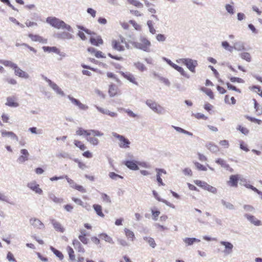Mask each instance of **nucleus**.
I'll list each match as a JSON object with an SVG mask.
<instances>
[{
	"instance_id": "obj_1",
	"label": "nucleus",
	"mask_w": 262,
	"mask_h": 262,
	"mask_svg": "<svg viewBox=\"0 0 262 262\" xmlns=\"http://www.w3.org/2000/svg\"><path fill=\"white\" fill-rule=\"evenodd\" d=\"M47 23L49 24L52 27L57 29H64L70 32L72 31V29L70 26L67 25L63 21L55 17H48L46 19Z\"/></svg>"
},
{
	"instance_id": "obj_2",
	"label": "nucleus",
	"mask_w": 262,
	"mask_h": 262,
	"mask_svg": "<svg viewBox=\"0 0 262 262\" xmlns=\"http://www.w3.org/2000/svg\"><path fill=\"white\" fill-rule=\"evenodd\" d=\"M111 45L114 50L122 52L125 50L127 43L123 37L119 36L112 40Z\"/></svg>"
},
{
	"instance_id": "obj_3",
	"label": "nucleus",
	"mask_w": 262,
	"mask_h": 262,
	"mask_svg": "<svg viewBox=\"0 0 262 262\" xmlns=\"http://www.w3.org/2000/svg\"><path fill=\"white\" fill-rule=\"evenodd\" d=\"M133 45L137 49L145 52H149L151 43L147 38L142 37L140 38V42H134Z\"/></svg>"
},
{
	"instance_id": "obj_4",
	"label": "nucleus",
	"mask_w": 262,
	"mask_h": 262,
	"mask_svg": "<svg viewBox=\"0 0 262 262\" xmlns=\"http://www.w3.org/2000/svg\"><path fill=\"white\" fill-rule=\"evenodd\" d=\"M199 222L204 224H209L210 225H214L215 224L220 225L221 220L212 214H204L202 217V220H199Z\"/></svg>"
},
{
	"instance_id": "obj_5",
	"label": "nucleus",
	"mask_w": 262,
	"mask_h": 262,
	"mask_svg": "<svg viewBox=\"0 0 262 262\" xmlns=\"http://www.w3.org/2000/svg\"><path fill=\"white\" fill-rule=\"evenodd\" d=\"M179 62L185 65L191 72L195 73V68L198 66L196 60L190 58H182L180 59Z\"/></svg>"
},
{
	"instance_id": "obj_6",
	"label": "nucleus",
	"mask_w": 262,
	"mask_h": 262,
	"mask_svg": "<svg viewBox=\"0 0 262 262\" xmlns=\"http://www.w3.org/2000/svg\"><path fill=\"white\" fill-rule=\"evenodd\" d=\"M113 136L119 140V145L121 148H127L129 147L130 141L124 136L116 133H113Z\"/></svg>"
},
{
	"instance_id": "obj_7",
	"label": "nucleus",
	"mask_w": 262,
	"mask_h": 262,
	"mask_svg": "<svg viewBox=\"0 0 262 262\" xmlns=\"http://www.w3.org/2000/svg\"><path fill=\"white\" fill-rule=\"evenodd\" d=\"M95 134V135L99 136L101 134L99 133L98 130L90 129L85 130L81 127H79L76 132V134L78 136H84L85 138H87L88 136L90 135V134Z\"/></svg>"
},
{
	"instance_id": "obj_8",
	"label": "nucleus",
	"mask_w": 262,
	"mask_h": 262,
	"mask_svg": "<svg viewBox=\"0 0 262 262\" xmlns=\"http://www.w3.org/2000/svg\"><path fill=\"white\" fill-rule=\"evenodd\" d=\"M220 243L225 247L224 250L223 251V253L225 255H228L232 254L233 252V245L231 243L226 241H221Z\"/></svg>"
},
{
	"instance_id": "obj_9",
	"label": "nucleus",
	"mask_w": 262,
	"mask_h": 262,
	"mask_svg": "<svg viewBox=\"0 0 262 262\" xmlns=\"http://www.w3.org/2000/svg\"><path fill=\"white\" fill-rule=\"evenodd\" d=\"M99 133L101 134V135L96 136L95 135V134H90V135L88 136L87 138H86V140L92 145L94 146H97L99 144V140L98 139V137H101L103 136V133L99 131Z\"/></svg>"
},
{
	"instance_id": "obj_10",
	"label": "nucleus",
	"mask_w": 262,
	"mask_h": 262,
	"mask_svg": "<svg viewBox=\"0 0 262 262\" xmlns=\"http://www.w3.org/2000/svg\"><path fill=\"white\" fill-rule=\"evenodd\" d=\"M28 36L33 41L39 42L42 43H46L48 42V39L47 38H43L37 34L29 33Z\"/></svg>"
},
{
	"instance_id": "obj_11",
	"label": "nucleus",
	"mask_w": 262,
	"mask_h": 262,
	"mask_svg": "<svg viewBox=\"0 0 262 262\" xmlns=\"http://www.w3.org/2000/svg\"><path fill=\"white\" fill-rule=\"evenodd\" d=\"M241 177L239 174H233L230 176L229 180L227 182V184L231 187H237L238 182Z\"/></svg>"
},
{
	"instance_id": "obj_12",
	"label": "nucleus",
	"mask_w": 262,
	"mask_h": 262,
	"mask_svg": "<svg viewBox=\"0 0 262 262\" xmlns=\"http://www.w3.org/2000/svg\"><path fill=\"white\" fill-rule=\"evenodd\" d=\"M146 103L148 106H149L156 112L158 113L161 112L162 107L158 105L155 102L151 100H148L146 101Z\"/></svg>"
},
{
	"instance_id": "obj_13",
	"label": "nucleus",
	"mask_w": 262,
	"mask_h": 262,
	"mask_svg": "<svg viewBox=\"0 0 262 262\" xmlns=\"http://www.w3.org/2000/svg\"><path fill=\"white\" fill-rule=\"evenodd\" d=\"M68 98L74 104L78 106L79 109L85 110L88 108V106L87 105L81 103L78 100L71 97V96L69 95Z\"/></svg>"
},
{
	"instance_id": "obj_14",
	"label": "nucleus",
	"mask_w": 262,
	"mask_h": 262,
	"mask_svg": "<svg viewBox=\"0 0 262 262\" xmlns=\"http://www.w3.org/2000/svg\"><path fill=\"white\" fill-rule=\"evenodd\" d=\"M27 186L31 190L35 191L36 193L41 194L42 193V190L39 188V185L35 182L29 183L27 184Z\"/></svg>"
},
{
	"instance_id": "obj_15",
	"label": "nucleus",
	"mask_w": 262,
	"mask_h": 262,
	"mask_svg": "<svg viewBox=\"0 0 262 262\" xmlns=\"http://www.w3.org/2000/svg\"><path fill=\"white\" fill-rule=\"evenodd\" d=\"M90 41L92 45L98 47L103 43V40L100 36L91 37Z\"/></svg>"
},
{
	"instance_id": "obj_16",
	"label": "nucleus",
	"mask_w": 262,
	"mask_h": 262,
	"mask_svg": "<svg viewBox=\"0 0 262 262\" xmlns=\"http://www.w3.org/2000/svg\"><path fill=\"white\" fill-rule=\"evenodd\" d=\"M5 104L10 107H16L18 106L19 103L16 101V98L14 96L8 97Z\"/></svg>"
},
{
	"instance_id": "obj_17",
	"label": "nucleus",
	"mask_w": 262,
	"mask_h": 262,
	"mask_svg": "<svg viewBox=\"0 0 262 262\" xmlns=\"http://www.w3.org/2000/svg\"><path fill=\"white\" fill-rule=\"evenodd\" d=\"M21 155L18 158L19 163H23L29 159V154L26 149H23L20 150Z\"/></svg>"
},
{
	"instance_id": "obj_18",
	"label": "nucleus",
	"mask_w": 262,
	"mask_h": 262,
	"mask_svg": "<svg viewBox=\"0 0 262 262\" xmlns=\"http://www.w3.org/2000/svg\"><path fill=\"white\" fill-rule=\"evenodd\" d=\"M14 71V73L15 75L21 77V78H29V75L26 73L25 71H23L21 69H20L16 64V68H14L13 69Z\"/></svg>"
},
{
	"instance_id": "obj_19",
	"label": "nucleus",
	"mask_w": 262,
	"mask_h": 262,
	"mask_svg": "<svg viewBox=\"0 0 262 262\" xmlns=\"http://www.w3.org/2000/svg\"><path fill=\"white\" fill-rule=\"evenodd\" d=\"M215 162L220 165L222 167L226 168L227 170L229 171L230 172H233V169L230 166V165L226 163V162L221 159V158H218L215 160Z\"/></svg>"
},
{
	"instance_id": "obj_20",
	"label": "nucleus",
	"mask_w": 262,
	"mask_h": 262,
	"mask_svg": "<svg viewBox=\"0 0 262 262\" xmlns=\"http://www.w3.org/2000/svg\"><path fill=\"white\" fill-rule=\"evenodd\" d=\"M88 51L91 54L94 55L96 58H100L105 57L101 51H97L93 47L88 48Z\"/></svg>"
},
{
	"instance_id": "obj_21",
	"label": "nucleus",
	"mask_w": 262,
	"mask_h": 262,
	"mask_svg": "<svg viewBox=\"0 0 262 262\" xmlns=\"http://www.w3.org/2000/svg\"><path fill=\"white\" fill-rule=\"evenodd\" d=\"M30 223L34 227L38 229H42L44 227V225L42 222L37 219H31L30 220Z\"/></svg>"
},
{
	"instance_id": "obj_22",
	"label": "nucleus",
	"mask_w": 262,
	"mask_h": 262,
	"mask_svg": "<svg viewBox=\"0 0 262 262\" xmlns=\"http://www.w3.org/2000/svg\"><path fill=\"white\" fill-rule=\"evenodd\" d=\"M245 216L249 222L254 225L257 226L261 225V222L253 215L249 214H245Z\"/></svg>"
},
{
	"instance_id": "obj_23",
	"label": "nucleus",
	"mask_w": 262,
	"mask_h": 262,
	"mask_svg": "<svg viewBox=\"0 0 262 262\" xmlns=\"http://www.w3.org/2000/svg\"><path fill=\"white\" fill-rule=\"evenodd\" d=\"M183 240L186 246H191L195 243H199L200 242L199 239L195 237H185L183 238Z\"/></svg>"
},
{
	"instance_id": "obj_24",
	"label": "nucleus",
	"mask_w": 262,
	"mask_h": 262,
	"mask_svg": "<svg viewBox=\"0 0 262 262\" xmlns=\"http://www.w3.org/2000/svg\"><path fill=\"white\" fill-rule=\"evenodd\" d=\"M125 165L130 169L136 170L139 169L137 162L134 161H126Z\"/></svg>"
},
{
	"instance_id": "obj_25",
	"label": "nucleus",
	"mask_w": 262,
	"mask_h": 262,
	"mask_svg": "<svg viewBox=\"0 0 262 262\" xmlns=\"http://www.w3.org/2000/svg\"><path fill=\"white\" fill-rule=\"evenodd\" d=\"M42 49L45 52H54L57 54L60 55V51L56 47L43 46Z\"/></svg>"
},
{
	"instance_id": "obj_26",
	"label": "nucleus",
	"mask_w": 262,
	"mask_h": 262,
	"mask_svg": "<svg viewBox=\"0 0 262 262\" xmlns=\"http://www.w3.org/2000/svg\"><path fill=\"white\" fill-rule=\"evenodd\" d=\"M121 74L123 77L129 80L130 82L137 84V82L136 81L135 77L131 73L121 72Z\"/></svg>"
},
{
	"instance_id": "obj_27",
	"label": "nucleus",
	"mask_w": 262,
	"mask_h": 262,
	"mask_svg": "<svg viewBox=\"0 0 262 262\" xmlns=\"http://www.w3.org/2000/svg\"><path fill=\"white\" fill-rule=\"evenodd\" d=\"M2 136L3 137L8 136L10 137L11 138L15 139L16 141L18 140V138L17 135L12 132H9L6 130L1 131Z\"/></svg>"
},
{
	"instance_id": "obj_28",
	"label": "nucleus",
	"mask_w": 262,
	"mask_h": 262,
	"mask_svg": "<svg viewBox=\"0 0 262 262\" xmlns=\"http://www.w3.org/2000/svg\"><path fill=\"white\" fill-rule=\"evenodd\" d=\"M73 245L74 247V248L77 250L79 252H84V249L82 247L81 244H80V242L75 239L73 241Z\"/></svg>"
},
{
	"instance_id": "obj_29",
	"label": "nucleus",
	"mask_w": 262,
	"mask_h": 262,
	"mask_svg": "<svg viewBox=\"0 0 262 262\" xmlns=\"http://www.w3.org/2000/svg\"><path fill=\"white\" fill-rule=\"evenodd\" d=\"M57 37L59 39H70L72 38V35L69 32H62L61 33H57Z\"/></svg>"
},
{
	"instance_id": "obj_30",
	"label": "nucleus",
	"mask_w": 262,
	"mask_h": 262,
	"mask_svg": "<svg viewBox=\"0 0 262 262\" xmlns=\"http://www.w3.org/2000/svg\"><path fill=\"white\" fill-rule=\"evenodd\" d=\"M254 108L256 114L258 116L262 115V107L258 104L255 99H253Z\"/></svg>"
},
{
	"instance_id": "obj_31",
	"label": "nucleus",
	"mask_w": 262,
	"mask_h": 262,
	"mask_svg": "<svg viewBox=\"0 0 262 262\" xmlns=\"http://www.w3.org/2000/svg\"><path fill=\"white\" fill-rule=\"evenodd\" d=\"M124 232L125 235L128 238V239L129 241L133 242L135 238L134 233L132 231L127 228H125Z\"/></svg>"
},
{
	"instance_id": "obj_32",
	"label": "nucleus",
	"mask_w": 262,
	"mask_h": 262,
	"mask_svg": "<svg viewBox=\"0 0 262 262\" xmlns=\"http://www.w3.org/2000/svg\"><path fill=\"white\" fill-rule=\"evenodd\" d=\"M0 63L3 64L5 67H10L13 70L14 69V68H16V64L13 63L11 61L5 60H0Z\"/></svg>"
},
{
	"instance_id": "obj_33",
	"label": "nucleus",
	"mask_w": 262,
	"mask_h": 262,
	"mask_svg": "<svg viewBox=\"0 0 262 262\" xmlns=\"http://www.w3.org/2000/svg\"><path fill=\"white\" fill-rule=\"evenodd\" d=\"M108 93L111 96H115L118 94L117 87L115 84H112L110 85Z\"/></svg>"
},
{
	"instance_id": "obj_34",
	"label": "nucleus",
	"mask_w": 262,
	"mask_h": 262,
	"mask_svg": "<svg viewBox=\"0 0 262 262\" xmlns=\"http://www.w3.org/2000/svg\"><path fill=\"white\" fill-rule=\"evenodd\" d=\"M207 148L211 152L216 153L220 150L219 147L215 144L209 143L206 145Z\"/></svg>"
},
{
	"instance_id": "obj_35",
	"label": "nucleus",
	"mask_w": 262,
	"mask_h": 262,
	"mask_svg": "<svg viewBox=\"0 0 262 262\" xmlns=\"http://www.w3.org/2000/svg\"><path fill=\"white\" fill-rule=\"evenodd\" d=\"M143 239L147 242L150 247L152 248H154L156 246V244L155 242V240L153 238L148 236H144L143 237Z\"/></svg>"
},
{
	"instance_id": "obj_36",
	"label": "nucleus",
	"mask_w": 262,
	"mask_h": 262,
	"mask_svg": "<svg viewBox=\"0 0 262 262\" xmlns=\"http://www.w3.org/2000/svg\"><path fill=\"white\" fill-rule=\"evenodd\" d=\"M74 145L81 150H84L86 148L85 145L82 142L77 140H75L74 141Z\"/></svg>"
},
{
	"instance_id": "obj_37",
	"label": "nucleus",
	"mask_w": 262,
	"mask_h": 262,
	"mask_svg": "<svg viewBox=\"0 0 262 262\" xmlns=\"http://www.w3.org/2000/svg\"><path fill=\"white\" fill-rule=\"evenodd\" d=\"M99 236L101 237L102 239H103L106 242H108L110 244H114V242L112 238L111 237L106 233H101L99 235Z\"/></svg>"
},
{
	"instance_id": "obj_38",
	"label": "nucleus",
	"mask_w": 262,
	"mask_h": 262,
	"mask_svg": "<svg viewBox=\"0 0 262 262\" xmlns=\"http://www.w3.org/2000/svg\"><path fill=\"white\" fill-rule=\"evenodd\" d=\"M50 249L54 253V254L59 258L60 260L63 259V255L60 251L57 250L52 246L50 247Z\"/></svg>"
},
{
	"instance_id": "obj_39",
	"label": "nucleus",
	"mask_w": 262,
	"mask_h": 262,
	"mask_svg": "<svg viewBox=\"0 0 262 262\" xmlns=\"http://www.w3.org/2000/svg\"><path fill=\"white\" fill-rule=\"evenodd\" d=\"M52 224L54 226V228L57 230V231H60L61 232H63V229L61 227V225L57 222L54 221V220H53L52 221Z\"/></svg>"
},
{
	"instance_id": "obj_40",
	"label": "nucleus",
	"mask_w": 262,
	"mask_h": 262,
	"mask_svg": "<svg viewBox=\"0 0 262 262\" xmlns=\"http://www.w3.org/2000/svg\"><path fill=\"white\" fill-rule=\"evenodd\" d=\"M225 101L226 103L229 104H235L236 103V100L234 97H232L229 99V95H226L225 97Z\"/></svg>"
},
{
	"instance_id": "obj_41",
	"label": "nucleus",
	"mask_w": 262,
	"mask_h": 262,
	"mask_svg": "<svg viewBox=\"0 0 262 262\" xmlns=\"http://www.w3.org/2000/svg\"><path fill=\"white\" fill-rule=\"evenodd\" d=\"M241 57L243 59L246 60L248 62H250L251 60V57L250 54L248 52H243L241 54Z\"/></svg>"
},
{
	"instance_id": "obj_42",
	"label": "nucleus",
	"mask_w": 262,
	"mask_h": 262,
	"mask_svg": "<svg viewBox=\"0 0 262 262\" xmlns=\"http://www.w3.org/2000/svg\"><path fill=\"white\" fill-rule=\"evenodd\" d=\"M174 129L178 132H180V133H183V134H186V135H188L189 136H193V134L191 132H188L180 127H177V126H174Z\"/></svg>"
},
{
	"instance_id": "obj_43",
	"label": "nucleus",
	"mask_w": 262,
	"mask_h": 262,
	"mask_svg": "<svg viewBox=\"0 0 262 262\" xmlns=\"http://www.w3.org/2000/svg\"><path fill=\"white\" fill-rule=\"evenodd\" d=\"M129 4L137 7H142L143 4L137 0H127Z\"/></svg>"
},
{
	"instance_id": "obj_44",
	"label": "nucleus",
	"mask_w": 262,
	"mask_h": 262,
	"mask_svg": "<svg viewBox=\"0 0 262 262\" xmlns=\"http://www.w3.org/2000/svg\"><path fill=\"white\" fill-rule=\"evenodd\" d=\"M193 116L197 119H203L206 120L208 119V117L203 114L198 113L193 114Z\"/></svg>"
},
{
	"instance_id": "obj_45",
	"label": "nucleus",
	"mask_w": 262,
	"mask_h": 262,
	"mask_svg": "<svg viewBox=\"0 0 262 262\" xmlns=\"http://www.w3.org/2000/svg\"><path fill=\"white\" fill-rule=\"evenodd\" d=\"M67 250L68 252L70 259L72 260H75L74 252L73 249L69 246L67 248Z\"/></svg>"
},
{
	"instance_id": "obj_46",
	"label": "nucleus",
	"mask_w": 262,
	"mask_h": 262,
	"mask_svg": "<svg viewBox=\"0 0 262 262\" xmlns=\"http://www.w3.org/2000/svg\"><path fill=\"white\" fill-rule=\"evenodd\" d=\"M136 68L140 71H144L146 70L145 66L141 62H137L134 64Z\"/></svg>"
},
{
	"instance_id": "obj_47",
	"label": "nucleus",
	"mask_w": 262,
	"mask_h": 262,
	"mask_svg": "<svg viewBox=\"0 0 262 262\" xmlns=\"http://www.w3.org/2000/svg\"><path fill=\"white\" fill-rule=\"evenodd\" d=\"M129 23L134 27L135 30L137 31H140L141 30V26L137 24L136 21L130 20Z\"/></svg>"
},
{
	"instance_id": "obj_48",
	"label": "nucleus",
	"mask_w": 262,
	"mask_h": 262,
	"mask_svg": "<svg viewBox=\"0 0 262 262\" xmlns=\"http://www.w3.org/2000/svg\"><path fill=\"white\" fill-rule=\"evenodd\" d=\"M50 198L55 203H61L63 201V199L62 198L57 197L53 194H51L50 195Z\"/></svg>"
},
{
	"instance_id": "obj_49",
	"label": "nucleus",
	"mask_w": 262,
	"mask_h": 262,
	"mask_svg": "<svg viewBox=\"0 0 262 262\" xmlns=\"http://www.w3.org/2000/svg\"><path fill=\"white\" fill-rule=\"evenodd\" d=\"M222 45L224 48H225L226 50L232 52L233 51V48L231 46H229V43L227 41H223L222 43Z\"/></svg>"
},
{
	"instance_id": "obj_50",
	"label": "nucleus",
	"mask_w": 262,
	"mask_h": 262,
	"mask_svg": "<svg viewBox=\"0 0 262 262\" xmlns=\"http://www.w3.org/2000/svg\"><path fill=\"white\" fill-rule=\"evenodd\" d=\"M73 188L82 192V193H85L86 192V189L81 185H78L76 184L75 185H74V187Z\"/></svg>"
},
{
	"instance_id": "obj_51",
	"label": "nucleus",
	"mask_w": 262,
	"mask_h": 262,
	"mask_svg": "<svg viewBox=\"0 0 262 262\" xmlns=\"http://www.w3.org/2000/svg\"><path fill=\"white\" fill-rule=\"evenodd\" d=\"M204 189L213 193H215L217 192V189H216V188L208 184L207 183L206 184V185L205 186Z\"/></svg>"
},
{
	"instance_id": "obj_52",
	"label": "nucleus",
	"mask_w": 262,
	"mask_h": 262,
	"mask_svg": "<svg viewBox=\"0 0 262 262\" xmlns=\"http://www.w3.org/2000/svg\"><path fill=\"white\" fill-rule=\"evenodd\" d=\"M246 118L250 121L257 123L258 124H260L262 123V121L261 120L256 119L255 118H253L250 116H246Z\"/></svg>"
},
{
	"instance_id": "obj_53",
	"label": "nucleus",
	"mask_w": 262,
	"mask_h": 262,
	"mask_svg": "<svg viewBox=\"0 0 262 262\" xmlns=\"http://www.w3.org/2000/svg\"><path fill=\"white\" fill-rule=\"evenodd\" d=\"M194 164L197 169L199 170L206 171L207 170V168L205 166L203 165L199 162H194Z\"/></svg>"
},
{
	"instance_id": "obj_54",
	"label": "nucleus",
	"mask_w": 262,
	"mask_h": 262,
	"mask_svg": "<svg viewBox=\"0 0 262 262\" xmlns=\"http://www.w3.org/2000/svg\"><path fill=\"white\" fill-rule=\"evenodd\" d=\"M213 106L208 102L206 103L204 105V109L210 114L211 113L210 111L213 110Z\"/></svg>"
},
{
	"instance_id": "obj_55",
	"label": "nucleus",
	"mask_w": 262,
	"mask_h": 262,
	"mask_svg": "<svg viewBox=\"0 0 262 262\" xmlns=\"http://www.w3.org/2000/svg\"><path fill=\"white\" fill-rule=\"evenodd\" d=\"M74 161L78 164V167L80 169H83L86 167L85 164L83 162L80 161L79 159H75Z\"/></svg>"
},
{
	"instance_id": "obj_56",
	"label": "nucleus",
	"mask_w": 262,
	"mask_h": 262,
	"mask_svg": "<svg viewBox=\"0 0 262 262\" xmlns=\"http://www.w3.org/2000/svg\"><path fill=\"white\" fill-rule=\"evenodd\" d=\"M237 128L244 135H247L249 133V130L242 125H238Z\"/></svg>"
},
{
	"instance_id": "obj_57",
	"label": "nucleus",
	"mask_w": 262,
	"mask_h": 262,
	"mask_svg": "<svg viewBox=\"0 0 262 262\" xmlns=\"http://www.w3.org/2000/svg\"><path fill=\"white\" fill-rule=\"evenodd\" d=\"M194 183L195 184H196L197 186L202 187L204 189L205 187V186L206 185L207 183L205 182L201 181L200 180H195L194 181Z\"/></svg>"
},
{
	"instance_id": "obj_58",
	"label": "nucleus",
	"mask_w": 262,
	"mask_h": 262,
	"mask_svg": "<svg viewBox=\"0 0 262 262\" xmlns=\"http://www.w3.org/2000/svg\"><path fill=\"white\" fill-rule=\"evenodd\" d=\"M204 92L210 97V99H214V94L211 90L209 89H205Z\"/></svg>"
},
{
	"instance_id": "obj_59",
	"label": "nucleus",
	"mask_w": 262,
	"mask_h": 262,
	"mask_svg": "<svg viewBox=\"0 0 262 262\" xmlns=\"http://www.w3.org/2000/svg\"><path fill=\"white\" fill-rule=\"evenodd\" d=\"M22 46H24L26 48H27V49H28L30 51L32 52L34 54H36L37 53V50L35 49V48H34L33 47L29 46V45L27 44V43H23L21 45Z\"/></svg>"
},
{
	"instance_id": "obj_60",
	"label": "nucleus",
	"mask_w": 262,
	"mask_h": 262,
	"mask_svg": "<svg viewBox=\"0 0 262 262\" xmlns=\"http://www.w3.org/2000/svg\"><path fill=\"white\" fill-rule=\"evenodd\" d=\"M109 177L112 179H113V180H116L117 178L123 179V177H122L118 174H116V173H115L114 172H110Z\"/></svg>"
},
{
	"instance_id": "obj_61",
	"label": "nucleus",
	"mask_w": 262,
	"mask_h": 262,
	"mask_svg": "<svg viewBox=\"0 0 262 262\" xmlns=\"http://www.w3.org/2000/svg\"><path fill=\"white\" fill-rule=\"evenodd\" d=\"M46 81L54 90L55 91L56 89H58V86L56 83L53 82L51 80L46 78Z\"/></svg>"
},
{
	"instance_id": "obj_62",
	"label": "nucleus",
	"mask_w": 262,
	"mask_h": 262,
	"mask_svg": "<svg viewBox=\"0 0 262 262\" xmlns=\"http://www.w3.org/2000/svg\"><path fill=\"white\" fill-rule=\"evenodd\" d=\"M227 86L228 89L229 90L235 91L239 93H241V91L239 89L236 88L235 86L232 85L229 83H227Z\"/></svg>"
},
{
	"instance_id": "obj_63",
	"label": "nucleus",
	"mask_w": 262,
	"mask_h": 262,
	"mask_svg": "<svg viewBox=\"0 0 262 262\" xmlns=\"http://www.w3.org/2000/svg\"><path fill=\"white\" fill-rule=\"evenodd\" d=\"M250 89L251 91H254L255 90H258V92H259V93H258V95L262 97V90H261L260 87L258 85H252L250 87Z\"/></svg>"
},
{
	"instance_id": "obj_64",
	"label": "nucleus",
	"mask_w": 262,
	"mask_h": 262,
	"mask_svg": "<svg viewBox=\"0 0 262 262\" xmlns=\"http://www.w3.org/2000/svg\"><path fill=\"white\" fill-rule=\"evenodd\" d=\"M147 25L149 28L150 32L152 34L155 33L156 30L152 26V22L151 20H148L147 21Z\"/></svg>"
}]
</instances>
